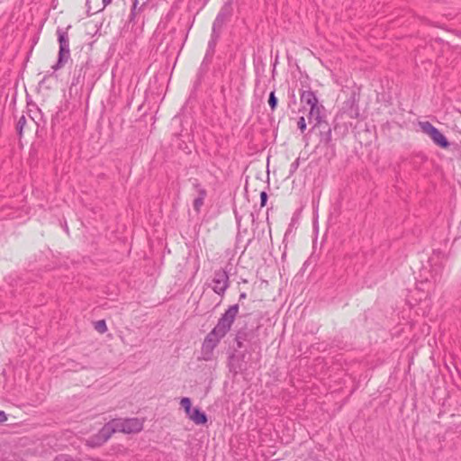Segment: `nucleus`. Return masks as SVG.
Returning <instances> with one entry per match:
<instances>
[{
  "instance_id": "nucleus-1",
  "label": "nucleus",
  "mask_w": 461,
  "mask_h": 461,
  "mask_svg": "<svg viewBox=\"0 0 461 461\" xmlns=\"http://www.w3.org/2000/svg\"><path fill=\"white\" fill-rule=\"evenodd\" d=\"M238 312L239 304L230 305L218 320L215 327L207 334L202 345L203 360L208 361L212 358L213 349L217 347L221 339L230 330Z\"/></svg>"
},
{
  "instance_id": "nucleus-2",
  "label": "nucleus",
  "mask_w": 461,
  "mask_h": 461,
  "mask_svg": "<svg viewBox=\"0 0 461 461\" xmlns=\"http://www.w3.org/2000/svg\"><path fill=\"white\" fill-rule=\"evenodd\" d=\"M433 262L434 258H431V269L429 276L426 275H420L421 280L417 282L416 292L418 294L416 301L421 302L423 300L430 299L431 294L435 292L437 283L441 279L443 266L441 263L437 264Z\"/></svg>"
},
{
  "instance_id": "nucleus-3",
  "label": "nucleus",
  "mask_w": 461,
  "mask_h": 461,
  "mask_svg": "<svg viewBox=\"0 0 461 461\" xmlns=\"http://www.w3.org/2000/svg\"><path fill=\"white\" fill-rule=\"evenodd\" d=\"M300 101L303 104V109H305L306 105L310 107L308 120L309 122H314L312 130L317 126H322L326 117V110L319 102L316 94L312 90H303L300 94Z\"/></svg>"
},
{
  "instance_id": "nucleus-4",
  "label": "nucleus",
  "mask_w": 461,
  "mask_h": 461,
  "mask_svg": "<svg viewBox=\"0 0 461 461\" xmlns=\"http://www.w3.org/2000/svg\"><path fill=\"white\" fill-rule=\"evenodd\" d=\"M58 41L59 44V58L55 65L52 66L54 71L61 68L70 57L69 38L66 31L61 28L57 30Z\"/></svg>"
},
{
  "instance_id": "nucleus-5",
  "label": "nucleus",
  "mask_w": 461,
  "mask_h": 461,
  "mask_svg": "<svg viewBox=\"0 0 461 461\" xmlns=\"http://www.w3.org/2000/svg\"><path fill=\"white\" fill-rule=\"evenodd\" d=\"M232 13V1L228 0L221 8L212 23L213 36L220 37L222 27L230 19Z\"/></svg>"
},
{
  "instance_id": "nucleus-6",
  "label": "nucleus",
  "mask_w": 461,
  "mask_h": 461,
  "mask_svg": "<svg viewBox=\"0 0 461 461\" xmlns=\"http://www.w3.org/2000/svg\"><path fill=\"white\" fill-rule=\"evenodd\" d=\"M115 432H118V429L115 420L113 419L104 424L98 433L91 438L90 443L92 446H101Z\"/></svg>"
},
{
  "instance_id": "nucleus-7",
  "label": "nucleus",
  "mask_w": 461,
  "mask_h": 461,
  "mask_svg": "<svg viewBox=\"0 0 461 461\" xmlns=\"http://www.w3.org/2000/svg\"><path fill=\"white\" fill-rule=\"evenodd\" d=\"M420 127L422 131L428 134L433 142L443 149H447L450 145L447 138L440 132L438 129L433 126L429 122H424L420 123Z\"/></svg>"
},
{
  "instance_id": "nucleus-8",
  "label": "nucleus",
  "mask_w": 461,
  "mask_h": 461,
  "mask_svg": "<svg viewBox=\"0 0 461 461\" xmlns=\"http://www.w3.org/2000/svg\"><path fill=\"white\" fill-rule=\"evenodd\" d=\"M118 432L136 433L142 429L143 423L138 418L114 419Z\"/></svg>"
},
{
  "instance_id": "nucleus-9",
  "label": "nucleus",
  "mask_w": 461,
  "mask_h": 461,
  "mask_svg": "<svg viewBox=\"0 0 461 461\" xmlns=\"http://www.w3.org/2000/svg\"><path fill=\"white\" fill-rule=\"evenodd\" d=\"M230 285L229 276L227 272L221 268L214 272L212 278V290L217 294L222 296Z\"/></svg>"
},
{
  "instance_id": "nucleus-10",
  "label": "nucleus",
  "mask_w": 461,
  "mask_h": 461,
  "mask_svg": "<svg viewBox=\"0 0 461 461\" xmlns=\"http://www.w3.org/2000/svg\"><path fill=\"white\" fill-rule=\"evenodd\" d=\"M357 102L356 93L353 92L350 97L343 104L342 109L344 113L348 114L350 118H357L359 116Z\"/></svg>"
},
{
  "instance_id": "nucleus-11",
  "label": "nucleus",
  "mask_w": 461,
  "mask_h": 461,
  "mask_svg": "<svg viewBox=\"0 0 461 461\" xmlns=\"http://www.w3.org/2000/svg\"><path fill=\"white\" fill-rule=\"evenodd\" d=\"M194 186L196 188L197 190V193H198V196L194 200V203H193V206H194V210L196 212H200L201 211V208L203 204V201L206 197V190L202 187L200 185V184L198 183H195L194 185Z\"/></svg>"
},
{
  "instance_id": "nucleus-12",
  "label": "nucleus",
  "mask_w": 461,
  "mask_h": 461,
  "mask_svg": "<svg viewBox=\"0 0 461 461\" xmlns=\"http://www.w3.org/2000/svg\"><path fill=\"white\" fill-rule=\"evenodd\" d=\"M187 417L196 425L205 424L208 420L207 415L199 408H194Z\"/></svg>"
},
{
  "instance_id": "nucleus-13",
  "label": "nucleus",
  "mask_w": 461,
  "mask_h": 461,
  "mask_svg": "<svg viewBox=\"0 0 461 461\" xmlns=\"http://www.w3.org/2000/svg\"><path fill=\"white\" fill-rule=\"evenodd\" d=\"M316 128H321V142L329 144L331 141V129L324 120L322 126H317Z\"/></svg>"
},
{
  "instance_id": "nucleus-14",
  "label": "nucleus",
  "mask_w": 461,
  "mask_h": 461,
  "mask_svg": "<svg viewBox=\"0 0 461 461\" xmlns=\"http://www.w3.org/2000/svg\"><path fill=\"white\" fill-rule=\"evenodd\" d=\"M229 366L230 370L234 374H238L243 370L242 361L235 355L230 357Z\"/></svg>"
},
{
  "instance_id": "nucleus-15",
  "label": "nucleus",
  "mask_w": 461,
  "mask_h": 461,
  "mask_svg": "<svg viewBox=\"0 0 461 461\" xmlns=\"http://www.w3.org/2000/svg\"><path fill=\"white\" fill-rule=\"evenodd\" d=\"M251 332L246 330H240L238 331L235 341L237 343V347L241 348L243 347V342L247 340H250Z\"/></svg>"
},
{
  "instance_id": "nucleus-16",
  "label": "nucleus",
  "mask_w": 461,
  "mask_h": 461,
  "mask_svg": "<svg viewBox=\"0 0 461 461\" xmlns=\"http://www.w3.org/2000/svg\"><path fill=\"white\" fill-rule=\"evenodd\" d=\"M149 0H134L131 10L130 20H133L137 10L140 11Z\"/></svg>"
},
{
  "instance_id": "nucleus-17",
  "label": "nucleus",
  "mask_w": 461,
  "mask_h": 461,
  "mask_svg": "<svg viewBox=\"0 0 461 461\" xmlns=\"http://www.w3.org/2000/svg\"><path fill=\"white\" fill-rule=\"evenodd\" d=\"M180 405L185 410L186 416L189 415L194 409L192 408L191 399L188 397H183L180 401Z\"/></svg>"
},
{
  "instance_id": "nucleus-18",
  "label": "nucleus",
  "mask_w": 461,
  "mask_h": 461,
  "mask_svg": "<svg viewBox=\"0 0 461 461\" xmlns=\"http://www.w3.org/2000/svg\"><path fill=\"white\" fill-rule=\"evenodd\" d=\"M25 124H26V117L24 115H22L19 118L17 124H16V131H17V133L20 138L23 136V131Z\"/></svg>"
},
{
  "instance_id": "nucleus-19",
  "label": "nucleus",
  "mask_w": 461,
  "mask_h": 461,
  "mask_svg": "<svg viewBox=\"0 0 461 461\" xmlns=\"http://www.w3.org/2000/svg\"><path fill=\"white\" fill-rule=\"evenodd\" d=\"M95 329L101 334L104 333L107 330V326H106L105 321L100 320V321H97L96 322H95Z\"/></svg>"
},
{
  "instance_id": "nucleus-20",
  "label": "nucleus",
  "mask_w": 461,
  "mask_h": 461,
  "mask_svg": "<svg viewBox=\"0 0 461 461\" xmlns=\"http://www.w3.org/2000/svg\"><path fill=\"white\" fill-rule=\"evenodd\" d=\"M278 100L276 96L275 91H272L269 95L268 104L272 111H274L277 106Z\"/></svg>"
},
{
  "instance_id": "nucleus-21",
  "label": "nucleus",
  "mask_w": 461,
  "mask_h": 461,
  "mask_svg": "<svg viewBox=\"0 0 461 461\" xmlns=\"http://www.w3.org/2000/svg\"><path fill=\"white\" fill-rule=\"evenodd\" d=\"M30 117L37 125H39L40 124L39 121L41 120V110L38 107H36L35 113L33 115H30Z\"/></svg>"
},
{
  "instance_id": "nucleus-22",
  "label": "nucleus",
  "mask_w": 461,
  "mask_h": 461,
  "mask_svg": "<svg viewBox=\"0 0 461 461\" xmlns=\"http://www.w3.org/2000/svg\"><path fill=\"white\" fill-rule=\"evenodd\" d=\"M298 129L303 132L306 130V122L303 116H301L297 122Z\"/></svg>"
},
{
  "instance_id": "nucleus-23",
  "label": "nucleus",
  "mask_w": 461,
  "mask_h": 461,
  "mask_svg": "<svg viewBox=\"0 0 461 461\" xmlns=\"http://www.w3.org/2000/svg\"><path fill=\"white\" fill-rule=\"evenodd\" d=\"M300 158H296L290 166V175H293L299 167Z\"/></svg>"
},
{
  "instance_id": "nucleus-24",
  "label": "nucleus",
  "mask_w": 461,
  "mask_h": 461,
  "mask_svg": "<svg viewBox=\"0 0 461 461\" xmlns=\"http://www.w3.org/2000/svg\"><path fill=\"white\" fill-rule=\"evenodd\" d=\"M219 37H215L213 36V31L212 30V36H211V40L208 43L209 45V48L213 50L215 45H216V41H218Z\"/></svg>"
},
{
  "instance_id": "nucleus-25",
  "label": "nucleus",
  "mask_w": 461,
  "mask_h": 461,
  "mask_svg": "<svg viewBox=\"0 0 461 461\" xmlns=\"http://www.w3.org/2000/svg\"><path fill=\"white\" fill-rule=\"evenodd\" d=\"M267 194L263 191L260 193V205L261 207H264L267 204Z\"/></svg>"
},
{
  "instance_id": "nucleus-26",
  "label": "nucleus",
  "mask_w": 461,
  "mask_h": 461,
  "mask_svg": "<svg viewBox=\"0 0 461 461\" xmlns=\"http://www.w3.org/2000/svg\"><path fill=\"white\" fill-rule=\"evenodd\" d=\"M7 420V415L4 411H0V424Z\"/></svg>"
},
{
  "instance_id": "nucleus-27",
  "label": "nucleus",
  "mask_w": 461,
  "mask_h": 461,
  "mask_svg": "<svg viewBox=\"0 0 461 461\" xmlns=\"http://www.w3.org/2000/svg\"><path fill=\"white\" fill-rule=\"evenodd\" d=\"M82 69H83V68H80V70H79V74H78V77H74V78H73L72 86H77V85H78V84H79V77H80V76H81Z\"/></svg>"
},
{
  "instance_id": "nucleus-28",
  "label": "nucleus",
  "mask_w": 461,
  "mask_h": 461,
  "mask_svg": "<svg viewBox=\"0 0 461 461\" xmlns=\"http://www.w3.org/2000/svg\"><path fill=\"white\" fill-rule=\"evenodd\" d=\"M112 1H113V0H102L104 6H106V5H108L109 4H111V2H112Z\"/></svg>"
},
{
  "instance_id": "nucleus-29",
  "label": "nucleus",
  "mask_w": 461,
  "mask_h": 461,
  "mask_svg": "<svg viewBox=\"0 0 461 461\" xmlns=\"http://www.w3.org/2000/svg\"><path fill=\"white\" fill-rule=\"evenodd\" d=\"M246 296H247V295H246V293H241V294H240V300L245 299V298H246Z\"/></svg>"
}]
</instances>
